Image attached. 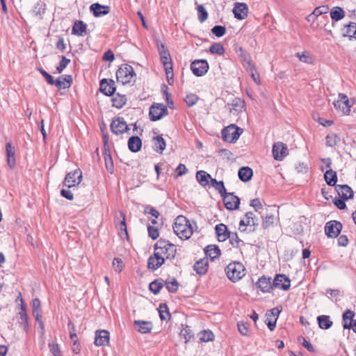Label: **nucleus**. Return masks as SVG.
Segmentation results:
<instances>
[{
  "instance_id": "obj_22",
  "label": "nucleus",
  "mask_w": 356,
  "mask_h": 356,
  "mask_svg": "<svg viewBox=\"0 0 356 356\" xmlns=\"http://www.w3.org/2000/svg\"><path fill=\"white\" fill-rule=\"evenodd\" d=\"M229 107L230 113L234 115H238L245 109V102L240 98H235L231 104H227Z\"/></svg>"
},
{
  "instance_id": "obj_41",
  "label": "nucleus",
  "mask_w": 356,
  "mask_h": 356,
  "mask_svg": "<svg viewBox=\"0 0 356 356\" xmlns=\"http://www.w3.org/2000/svg\"><path fill=\"white\" fill-rule=\"evenodd\" d=\"M112 102H113V106H114L117 108H121L125 105V104L127 102V97L125 95H120L119 93H117L112 98Z\"/></svg>"
},
{
  "instance_id": "obj_34",
  "label": "nucleus",
  "mask_w": 356,
  "mask_h": 356,
  "mask_svg": "<svg viewBox=\"0 0 356 356\" xmlns=\"http://www.w3.org/2000/svg\"><path fill=\"white\" fill-rule=\"evenodd\" d=\"M324 179L330 186H336L337 181V172L331 168L327 170L324 174Z\"/></svg>"
},
{
  "instance_id": "obj_9",
  "label": "nucleus",
  "mask_w": 356,
  "mask_h": 356,
  "mask_svg": "<svg viewBox=\"0 0 356 356\" xmlns=\"http://www.w3.org/2000/svg\"><path fill=\"white\" fill-rule=\"evenodd\" d=\"M336 109L342 112L343 114H348L353 104H350L348 97L342 93H339L338 99L334 103Z\"/></svg>"
},
{
  "instance_id": "obj_55",
  "label": "nucleus",
  "mask_w": 356,
  "mask_h": 356,
  "mask_svg": "<svg viewBox=\"0 0 356 356\" xmlns=\"http://www.w3.org/2000/svg\"><path fill=\"white\" fill-rule=\"evenodd\" d=\"M49 348L50 352L54 356H63L60 352V346L58 343H56L54 341L49 342Z\"/></svg>"
},
{
  "instance_id": "obj_24",
  "label": "nucleus",
  "mask_w": 356,
  "mask_h": 356,
  "mask_svg": "<svg viewBox=\"0 0 356 356\" xmlns=\"http://www.w3.org/2000/svg\"><path fill=\"white\" fill-rule=\"evenodd\" d=\"M72 82V75L65 74L59 76L56 80H54V85H55L59 90L67 89L71 86Z\"/></svg>"
},
{
  "instance_id": "obj_30",
  "label": "nucleus",
  "mask_w": 356,
  "mask_h": 356,
  "mask_svg": "<svg viewBox=\"0 0 356 356\" xmlns=\"http://www.w3.org/2000/svg\"><path fill=\"white\" fill-rule=\"evenodd\" d=\"M208 259L204 258L196 261L193 266L194 270L200 275H204L208 270Z\"/></svg>"
},
{
  "instance_id": "obj_5",
  "label": "nucleus",
  "mask_w": 356,
  "mask_h": 356,
  "mask_svg": "<svg viewBox=\"0 0 356 356\" xmlns=\"http://www.w3.org/2000/svg\"><path fill=\"white\" fill-rule=\"evenodd\" d=\"M243 133V129L235 124H230L222 129L221 134L222 139L228 143H234Z\"/></svg>"
},
{
  "instance_id": "obj_16",
  "label": "nucleus",
  "mask_w": 356,
  "mask_h": 356,
  "mask_svg": "<svg viewBox=\"0 0 356 356\" xmlns=\"http://www.w3.org/2000/svg\"><path fill=\"white\" fill-rule=\"evenodd\" d=\"M234 17L237 19L242 20L248 17V7L245 3H235L233 8Z\"/></svg>"
},
{
  "instance_id": "obj_33",
  "label": "nucleus",
  "mask_w": 356,
  "mask_h": 356,
  "mask_svg": "<svg viewBox=\"0 0 356 356\" xmlns=\"http://www.w3.org/2000/svg\"><path fill=\"white\" fill-rule=\"evenodd\" d=\"M238 175L239 179L243 181L247 182L249 181L252 176H253V171L252 168H250L248 166L241 167L238 172Z\"/></svg>"
},
{
  "instance_id": "obj_56",
  "label": "nucleus",
  "mask_w": 356,
  "mask_h": 356,
  "mask_svg": "<svg viewBox=\"0 0 356 356\" xmlns=\"http://www.w3.org/2000/svg\"><path fill=\"white\" fill-rule=\"evenodd\" d=\"M70 63V59L67 58L65 56H62L61 60L59 63V65L56 67V70L58 73L60 74L65 70V68L67 66V65Z\"/></svg>"
},
{
  "instance_id": "obj_15",
  "label": "nucleus",
  "mask_w": 356,
  "mask_h": 356,
  "mask_svg": "<svg viewBox=\"0 0 356 356\" xmlns=\"http://www.w3.org/2000/svg\"><path fill=\"white\" fill-rule=\"evenodd\" d=\"M99 90L106 96L113 95L116 90L114 81L106 79H102L99 83Z\"/></svg>"
},
{
  "instance_id": "obj_29",
  "label": "nucleus",
  "mask_w": 356,
  "mask_h": 356,
  "mask_svg": "<svg viewBox=\"0 0 356 356\" xmlns=\"http://www.w3.org/2000/svg\"><path fill=\"white\" fill-rule=\"evenodd\" d=\"M86 31L87 25L83 21L77 20L74 22L72 29V34L83 36L86 34Z\"/></svg>"
},
{
  "instance_id": "obj_49",
  "label": "nucleus",
  "mask_w": 356,
  "mask_h": 356,
  "mask_svg": "<svg viewBox=\"0 0 356 356\" xmlns=\"http://www.w3.org/2000/svg\"><path fill=\"white\" fill-rule=\"evenodd\" d=\"M224 47L218 42L212 44L209 47V51L213 54L222 55L225 53Z\"/></svg>"
},
{
  "instance_id": "obj_17",
  "label": "nucleus",
  "mask_w": 356,
  "mask_h": 356,
  "mask_svg": "<svg viewBox=\"0 0 356 356\" xmlns=\"http://www.w3.org/2000/svg\"><path fill=\"white\" fill-rule=\"evenodd\" d=\"M110 334L106 330H97L95 332V338L94 343L97 346H104L108 345Z\"/></svg>"
},
{
  "instance_id": "obj_37",
  "label": "nucleus",
  "mask_w": 356,
  "mask_h": 356,
  "mask_svg": "<svg viewBox=\"0 0 356 356\" xmlns=\"http://www.w3.org/2000/svg\"><path fill=\"white\" fill-rule=\"evenodd\" d=\"M317 321L320 328L323 330L329 329L332 327L333 323L330 320V316L321 315L317 317Z\"/></svg>"
},
{
  "instance_id": "obj_6",
  "label": "nucleus",
  "mask_w": 356,
  "mask_h": 356,
  "mask_svg": "<svg viewBox=\"0 0 356 356\" xmlns=\"http://www.w3.org/2000/svg\"><path fill=\"white\" fill-rule=\"evenodd\" d=\"M168 113V108L163 104L154 103L149 108V115L151 121H157Z\"/></svg>"
},
{
  "instance_id": "obj_43",
  "label": "nucleus",
  "mask_w": 356,
  "mask_h": 356,
  "mask_svg": "<svg viewBox=\"0 0 356 356\" xmlns=\"http://www.w3.org/2000/svg\"><path fill=\"white\" fill-rule=\"evenodd\" d=\"M164 284L163 280L156 279L149 284V290L155 295L158 294L163 288Z\"/></svg>"
},
{
  "instance_id": "obj_48",
  "label": "nucleus",
  "mask_w": 356,
  "mask_h": 356,
  "mask_svg": "<svg viewBox=\"0 0 356 356\" xmlns=\"http://www.w3.org/2000/svg\"><path fill=\"white\" fill-rule=\"evenodd\" d=\"M197 17L198 20L202 23L205 22L208 18V13L205 9L204 6L202 4L197 6Z\"/></svg>"
},
{
  "instance_id": "obj_40",
  "label": "nucleus",
  "mask_w": 356,
  "mask_h": 356,
  "mask_svg": "<svg viewBox=\"0 0 356 356\" xmlns=\"http://www.w3.org/2000/svg\"><path fill=\"white\" fill-rule=\"evenodd\" d=\"M211 175L204 170H199L196 173L197 181L203 186L209 184V179L211 180Z\"/></svg>"
},
{
  "instance_id": "obj_52",
  "label": "nucleus",
  "mask_w": 356,
  "mask_h": 356,
  "mask_svg": "<svg viewBox=\"0 0 356 356\" xmlns=\"http://www.w3.org/2000/svg\"><path fill=\"white\" fill-rule=\"evenodd\" d=\"M228 238L229 239V243L234 248H239L240 243H243V241L238 238L236 232H230Z\"/></svg>"
},
{
  "instance_id": "obj_39",
  "label": "nucleus",
  "mask_w": 356,
  "mask_h": 356,
  "mask_svg": "<svg viewBox=\"0 0 356 356\" xmlns=\"http://www.w3.org/2000/svg\"><path fill=\"white\" fill-rule=\"evenodd\" d=\"M164 284L170 293H176L179 289V284L175 277L168 278Z\"/></svg>"
},
{
  "instance_id": "obj_60",
  "label": "nucleus",
  "mask_w": 356,
  "mask_h": 356,
  "mask_svg": "<svg viewBox=\"0 0 356 356\" xmlns=\"http://www.w3.org/2000/svg\"><path fill=\"white\" fill-rule=\"evenodd\" d=\"M282 307H274V308L271 309L270 310H269L266 313V316L270 317V318H276V320H277L279 315H280V312H282Z\"/></svg>"
},
{
  "instance_id": "obj_19",
  "label": "nucleus",
  "mask_w": 356,
  "mask_h": 356,
  "mask_svg": "<svg viewBox=\"0 0 356 356\" xmlns=\"http://www.w3.org/2000/svg\"><path fill=\"white\" fill-rule=\"evenodd\" d=\"M134 325L136 330L142 334L150 333L153 328L152 323L148 321L136 320Z\"/></svg>"
},
{
  "instance_id": "obj_13",
  "label": "nucleus",
  "mask_w": 356,
  "mask_h": 356,
  "mask_svg": "<svg viewBox=\"0 0 356 356\" xmlns=\"http://www.w3.org/2000/svg\"><path fill=\"white\" fill-rule=\"evenodd\" d=\"M111 130L114 134L119 135L127 131L129 127L123 118L118 117L112 120Z\"/></svg>"
},
{
  "instance_id": "obj_36",
  "label": "nucleus",
  "mask_w": 356,
  "mask_h": 356,
  "mask_svg": "<svg viewBox=\"0 0 356 356\" xmlns=\"http://www.w3.org/2000/svg\"><path fill=\"white\" fill-rule=\"evenodd\" d=\"M343 37H348L356 39V23L350 22L349 24L344 26L342 33Z\"/></svg>"
},
{
  "instance_id": "obj_20",
  "label": "nucleus",
  "mask_w": 356,
  "mask_h": 356,
  "mask_svg": "<svg viewBox=\"0 0 356 356\" xmlns=\"http://www.w3.org/2000/svg\"><path fill=\"white\" fill-rule=\"evenodd\" d=\"M236 53L239 56L244 67H253V62L250 54L245 51L243 47H238L235 48Z\"/></svg>"
},
{
  "instance_id": "obj_1",
  "label": "nucleus",
  "mask_w": 356,
  "mask_h": 356,
  "mask_svg": "<svg viewBox=\"0 0 356 356\" xmlns=\"http://www.w3.org/2000/svg\"><path fill=\"white\" fill-rule=\"evenodd\" d=\"M173 230L181 239H188L193 234L191 225L188 219L183 216H179L175 218Z\"/></svg>"
},
{
  "instance_id": "obj_50",
  "label": "nucleus",
  "mask_w": 356,
  "mask_h": 356,
  "mask_svg": "<svg viewBox=\"0 0 356 356\" xmlns=\"http://www.w3.org/2000/svg\"><path fill=\"white\" fill-rule=\"evenodd\" d=\"M200 339L203 342L212 341L214 339V334L211 330H203L200 333Z\"/></svg>"
},
{
  "instance_id": "obj_14",
  "label": "nucleus",
  "mask_w": 356,
  "mask_h": 356,
  "mask_svg": "<svg viewBox=\"0 0 356 356\" xmlns=\"http://www.w3.org/2000/svg\"><path fill=\"white\" fill-rule=\"evenodd\" d=\"M273 283L275 288L280 289L284 291L289 290L291 286V281L284 274L276 275Z\"/></svg>"
},
{
  "instance_id": "obj_23",
  "label": "nucleus",
  "mask_w": 356,
  "mask_h": 356,
  "mask_svg": "<svg viewBox=\"0 0 356 356\" xmlns=\"http://www.w3.org/2000/svg\"><path fill=\"white\" fill-rule=\"evenodd\" d=\"M335 190L337 191V192L340 197H342V198H344L346 200H349V199H352L354 196L353 191L347 184L337 185L335 186Z\"/></svg>"
},
{
  "instance_id": "obj_32",
  "label": "nucleus",
  "mask_w": 356,
  "mask_h": 356,
  "mask_svg": "<svg viewBox=\"0 0 356 356\" xmlns=\"http://www.w3.org/2000/svg\"><path fill=\"white\" fill-rule=\"evenodd\" d=\"M204 253L211 261H213L220 257V250L216 245H209L204 248Z\"/></svg>"
},
{
  "instance_id": "obj_35",
  "label": "nucleus",
  "mask_w": 356,
  "mask_h": 356,
  "mask_svg": "<svg viewBox=\"0 0 356 356\" xmlns=\"http://www.w3.org/2000/svg\"><path fill=\"white\" fill-rule=\"evenodd\" d=\"M154 150L161 154L165 149L166 143L161 136H156L153 138Z\"/></svg>"
},
{
  "instance_id": "obj_64",
  "label": "nucleus",
  "mask_w": 356,
  "mask_h": 356,
  "mask_svg": "<svg viewBox=\"0 0 356 356\" xmlns=\"http://www.w3.org/2000/svg\"><path fill=\"white\" fill-rule=\"evenodd\" d=\"M296 56L298 57L301 62L306 63H310L312 62V58L309 54L305 51L302 53H296Z\"/></svg>"
},
{
  "instance_id": "obj_26",
  "label": "nucleus",
  "mask_w": 356,
  "mask_h": 356,
  "mask_svg": "<svg viewBox=\"0 0 356 356\" xmlns=\"http://www.w3.org/2000/svg\"><path fill=\"white\" fill-rule=\"evenodd\" d=\"M257 286L264 293L270 292L274 287L271 279L265 276L261 277L256 283Z\"/></svg>"
},
{
  "instance_id": "obj_42",
  "label": "nucleus",
  "mask_w": 356,
  "mask_h": 356,
  "mask_svg": "<svg viewBox=\"0 0 356 356\" xmlns=\"http://www.w3.org/2000/svg\"><path fill=\"white\" fill-rule=\"evenodd\" d=\"M17 321H18V323L19 324L20 327L25 332H28L29 330L28 314L18 313Z\"/></svg>"
},
{
  "instance_id": "obj_53",
  "label": "nucleus",
  "mask_w": 356,
  "mask_h": 356,
  "mask_svg": "<svg viewBox=\"0 0 356 356\" xmlns=\"http://www.w3.org/2000/svg\"><path fill=\"white\" fill-rule=\"evenodd\" d=\"M211 33L216 37L220 38L225 34L226 28L221 25H216L211 29Z\"/></svg>"
},
{
  "instance_id": "obj_21",
  "label": "nucleus",
  "mask_w": 356,
  "mask_h": 356,
  "mask_svg": "<svg viewBox=\"0 0 356 356\" xmlns=\"http://www.w3.org/2000/svg\"><path fill=\"white\" fill-rule=\"evenodd\" d=\"M90 10L95 17H99L108 14L110 7L108 6L102 5L99 3H95L90 6Z\"/></svg>"
},
{
  "instance_id": "obj_57",
  "label": "nucleus",
  "mask_w": 356,
  "mask_h": 356,
  "mask_svg": "<svg viewBox=\"0 0 356 356\" xmlns=\"http://www.w3.org/2000/svg\"><path fill=\"white\" fill-rule=\"evenodd\" d=\"M355 316L354 312L347 309L343 314V325L348 324L349 322L353 323V317Z\"/></svg>"
},
{
  "instance_id": "obj_28",
  "label": "nucleus",
  "mask_w": 356,
  "mask_h": 356,
  "mask_svg": "<svg viewBox=\"0 0 356 356\" xmlns=\"http://www.w3.org/2000/svg\"><path fill=\"white\" fill-rule=\"evenodd\" d=\"M159 49V54L161 61L164 67L172 66V59L168 49L165 48V45L161 44Z\"/></svg>"
},
{
  "instance_id": "obj_10",
  "label": "nucleus",
  "mask_w": 356,
  "mask_h": 356,
  "mask_svg": "<svg viewBox=\"0 0 356 356\" xmlns=\"http://www.w3.org/2000/svg\"><path fill=\"white\" fill-rule=\"evenodd\" d=\"M342 227V224L339 221L330 220L325 225V233L329 238H336L339 235Z\"/></svg>"
},
{
  "instance_id": "obj_4",
  "label": "nucleus",
  "mask_w": 356,
  "mask_h": 356,
  "mask_svg": "<svg viewBox=\"0 0 356 356\" xmlns=\"http://www.w3.org/2000/svg\"><path fill=\"white\" fill-rule=\"evenodd\" d=\"M245 267L240 262L230 263L225 268L227 277L236 282L240 280L245 275Z\"/></svg>"
},
{
  "instance_id": "obj_31",
  "label": "nucleus",
  "mask_w": 356,
  "mask_h": 356,
  "mask_svg": "<svg viewBox=\"0 0 356 356\" xmlns=\"http://www.w3.org/2000/svg\"><path fill=\"white\" fill-rule=\"evenodd\" d=\"M142 147V140L138 136H131L128 140L129 149L132 152H138Z\"/></svg>"
},
{
  "instance_id": "obj_18",
  "label": "nucleus",
  "mask_w": 356,
  "mask_h": 356,
  "mask_svg": "<svg viewBox=\"0 0 356 356\" xmlns=\"http://www.w3.org/2000/svg\"><path fill=\"white\" fill-rule=\"evenodd\" d=\"M165 262L164 258L159 256V253L154 251L147 260V268L152 270H156L160 268Z\"/></svg>"
},
{
  "instance_id": "obj_38",
  "label": "nucleus",
  "mask_w": 356,
  "mask_h": 356,
  "mask_svg": "<svg viewBox=\"0 0 356 356\" xmlns=\"http://www.w3.org/2000/svg\"><path fill=\"white\" fill-rule=\"evenodd\" d=\"M345 16V12L342 8L336 6L330 10V17L334 22L342 19Z\"/></svg>"
},
{
  "instance_id": "obj_2",
  "label": "nucleus",
  "mask_w": 356,
  "mask_h": 356,
  "mask_svg": "<svg viewBox=\"0 0 356 356\" xmlns=\"http://www.w3.org/2000/svg\"><path fill=\"white\" fill-rule=\"evenodd\" d=\"M154 250L163 257L164 260L173 259L177 253L176 246L165 239H159L154 245Z\"/></svg>"
},
{
  "instance_id": "obj_59",
  "label": "nucleus",
  "mask_w": 356,
  "mask_h": 356,
  "mask_svg": "<svg viewBox=\"0 0 356 356\" xmlns=\"http://www.w3.org/2000/svg\"><path fill=\"white\" fill-rule=\"evenodd\" d=\"M329 11V7L327 5H323L320 6L318 7H316L313 13L314 15H316V17H318L320 15L326 14Z\"/></svg>"
},
{
  "instance_id": "obj_8",
  "label": "nucleus",
  "mask_w": 356,
  "mask_h": 356,
  "mask_svg": "<svg viewBox=\"0 0 356 356\" xmlns=\"http://www.w3.org/2000/svg\"><path fill=\"white\" fill-rule=\"evenodd\" d=\"M209 68L208 62L204 59L195 60L191 64V70L196 76L204 75Z\"/></svg>"
},
{
  "instance_id": "obj_3",
  "label": "nucleus",
  "mask_w": 356,
  "mask_h": 356,
  "mask_svg": "<svg viewBox=\"0 0 356 356\" xmlns=\"http://www.w3.org/2000/svg\"><path fill=\"white\" fill-rule=\"evenodd\" d=\"M116 77L119 82L122 84H128L132 81L135 82L136 74L132 66L124 64L121 65L116 72Z\"/></svg>"
},
{
  "instance_id": "obj_58",
  "label": "nucleus",
  "mask_w": 356,
  "mask_h": 356,
  "mask_svg": "<svg viewBox=\"0 0 356 356\" xmlns=\"http://www.w3.org/2000/svg\"><path fill=\"white\" fill-rule=\"evenodd\" d=\"M104 159L106 169L108 170H111L113 167V161L109 150L106 148L104 152Z\"/></svg>"
},
{
  "instance_id": "obj_61",
  "label": "nucleus",
  "mask_w": 356,
  "mask_h": 356,
  "mask_svg": "<svg viewBox=\"0 0 356 356\" xmlns=\"http://www.w3.org/2000/svg\"><path fill=\"white\" fill-rule=\"evenodd\" d=\"M275 217L273 215H266L262 222V227L264 229H267L270 226L273 225L274 223Z\"/></svg>"
},
{
  "instance_id": "obj_62",
  "label": "nucleus",
  "mask_w": 356,
  "mask_h": 356,
  "mask_svg": "<svg viewBox=\"0 0 356 356\" xmlns=\"http://www.w3.org/2000/svg\"><path fill=\"white\" fill-rule=\"evenodd\" d=\"M198 100V97L194 94L188 95L185 98V102L188 106H193Z\"/></svg>"
},
{
  "instance_id": "obj_7",
  "label": "nucleus",
  "mask_w": 356,
  "mask_h": 356,
  "mask_svg": "<svg viewBox=\"0 0 356 356\" xmlns=\"http://www.w3.org/2000/svg\"><path fill=\"white\" fill-rule=\"evenodd\" d=\"M82 172L78 168L66 175L63 184L68 188H72L78 185L82 181Z\"/></svg>"
},
{
  "instance_id": "obj_51",
  "label": "nucleus",
  "mask_w": 356,
  "mask_h": 356,
  "mask_svg": "<svg viewBox=\"0 0 356 356\" xmlns=\"http://www.w3.org/2000/svg\"><path fill=\"white\" fill-rule=\"evenodd\" d=\"M255 215L253 212L249 211L245 214V221L247 226L255 227L258 223L254 220Z\"/></svg>"
},
{
  "instance_id": "obj_44",
  "label": "nucleus",
  "mask_w": 356,
  "mask_h": 356,
  "mask_svg": "<svg viewBox=\"0 0 356 356\" xmlns=\"http://www.w3.org/2000/svg\"><path fill=\"white\" fill-rule=\"evenodd\" d=\"M158 311L161 321H167L170 318V313L166 304L161 303L159 305Z\"/></svg>"
},
{
  "instance_id": "obj_45",
  "label": "nucleus",
  "mask_w": 356,
  "mask_h": 356,
  "mask_svg": "<svg viewBox=\"0 0 356 356\" xmlns=\"http://www.w3.org/2000/svg\"><path fill=\"white\" fill-rule=\"evenodd\" d=\"M118 220H120V222H117V228L119 231L123 232L124 234L128 236V232L127 229V225H126V219H125V214L122 212L119 211V217Z\"/></svg>"
},
{
  "instance_id": "obj_11",
  "label": "nucleus",
  "mask_w": 356,
  "mask_h": 356,
  "mask_svg": "<svg viewBox=\"0 0 356 356\" xmlns=\"http://www.w3.org/2000/svg\"><path fill=\"white\" fill-rule=\"evenodd\" d=\"M225 204V207L228 210L237 209L240 204V198L235 195L234 193L226 192L221 196Z\"/></svg>"
},
{
  "instance_id": "obj_54",
  "label": "nucleus",
  "mask_w": 356,
  "mask_h": 356,
  "mask_svg": "<svg viewBox=\"0 0 356 356\" xmlns=\"http://www.w3.org/2000/svg\"><path fill=\"white\" fill-rule=\"evenodd\" d=\"M179 335L181 338L184 339L185 343H187L193 337L191 330L188 326L181 330Z\"/></svg>"
},
{
  "instance_id": "obj_27",
  "label": "nucleus",
  "mask_w": 356,
  "mask_h": 356,
  "mask_svg": "<svg viewBox=\"0 0 356 356\" xmlns=\"http://www.w3.org/2000/svg\"><path fill=\"white\" fill-rule=\"evenodd\" d=\"M215 230L219 242H223L228 239L230 232L225 225L220 223L216 225Z\"/></svg>"
},
{
  "instance_id": "obj_63",
  "label": "nucleus",
  "mask_w": 356,
  "mask_h": 356,
  "mask_svg": "<svg viewBox=\"0 0 356 356\" xmlns=\"http://www.w3.org/2000/svg\"><path fill=\"white\" fill-rule=\"evenodd\" d=\"M38 71L45 78L47 82L49 85H54V79L53 76L47 72L44 69L39 67L38 68Z\"/></svg>"
},
{
  "instance_id": "obj_46",
  "label": "nucleus",
  "mask_w": 356,
  "mask_h": 356,
  "mask_svg": "<svg viewBox=\"0 0 356 356\" xmlns=\"http://www.w3.org/2000/svg\"><path fill=\"white\" fill-rule=\"evenodd\" d=\"M210 184L221 196L227 192L222 181H217L216 179L211 178Z\"/></svg>"
},
{
  "instance_id": "obj_12",
  "label": "nucleus",
  "mask_w": 356,
  "mask_h": 356,
  "mask_svg": "<svg viewBox=\"0 0 356 356\" xmlns=\"http://www.w3.org/2000/svg\"><path fill=\"white\" fill-rule=\"evenodd\" d=\"M272 153L275 160L282 161L289 154V151L286 144L277 142L273 146Z\"/></svg>"
},
{
  "instance_id": "obj_25",
  "label": "nucleus",
  "mask_w": 356,
  "mask_h": 356,
  "mask_svg": "<svg viewBox=\"0 0 356 356\" xmlns=\"http://www.w3.org/2000/svg\"><path fill=\"white\" fill-rule=\"evenodd\" d=\"M6 154L7 158V163L10 169H13L15 166V147L10 143L6 144Z\"/></svg>"
},
{
  "instance_id": "obj_47",
  "label": "nucleus",
  "mask_w": 356,
  "mask_h": 356,
  "mask_svg": "<svg viewBox=\"0 0 356 356\" xmlns=\"http://www.w3.org/2000/svg\"><path fill=\"white\" fill-rule=\"evenodd\" d=\"M326 145L328 147H334L340 141V138L334 133H331L327 135Z\"/></svg>"
}]
</instances>
